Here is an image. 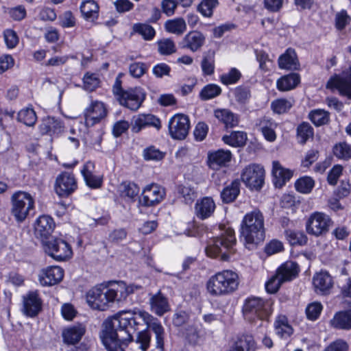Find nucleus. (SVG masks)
Listing matches in <instances>:
<instances>
[{
    "instance_id": "58836bf2",
    "label": "nucleus",
    "mask_w": 351,
    "mask_h": 351,
    "mask_svg": "<svg viewBox=\"0 0 351 351\" xmlns=\"http://www.w3.org/2000/svg\"><path fill=\"white\" fill-rule=\"evenodd\" d=\"M276 333L282 338H287L290 337L293 329L289 324L288 319L285 315H279L274 324Z\"/></svg>"
},
{
    "instance_id": "4be33fe9",
    "label": "nucleus",
    "mask_w": 351,
    "mask_h": 351,
    "mask_svg": "<svg viewBox=\"0 0 351 351\" xmlns=\"http://www.w3.org/2000/svg\"><path fill=\"white\" fill-rule=\"evenodd\" d=\"M256 126L267 141L274 142L276 141L277 136L275 130L278 127V123L274 120L263 117L257 120Z\"/></svg>"
},
{
    "instance_id": "49530a36",
    "label": "nucleus",
    "mask_w": 351,
    "mask_h": 351,
    "mask_svg": "<svg viewBox=\"0 0 351 351\" xmlns=\"http://www.w3.org/2000/svg\"><path fill=\"white\" fill-rule=\"evenodd\" d=\"M17 119L27 126H33L37 120L35 111L32 108L22 109L18 113Z\"/></svg>"
},
{
    "instance_id": "5fc2aeb1",
    "label": "nucleus",
    "mask_w": 351,
    "mask_h": 351,
    "mask_svg": "<svg viewBox=\"0 0 351 351\" xmlns=\"http://www.w3.org/2000/svg\"><path fill=\"white\" fill-rule=\"evenodd\" d=\"M218 4V0H202L198 5L197 10L203 16L210 17Z\"/></svg>"
},
{
    "instance_id": "c03bdc74",
    "label": "nucleus",
    "mask_w": 351,
    "mask_h": 351,
    "mask_svg": "<svg viewBox=\"0 0 351 351\" xmlns=\"http://www.w3.org/2000/svg\"><path fill=\"white\" fill-rule=\"evenodd\" d=\"M285 233L286 239L291 245L302 246L307 242V237L302 231L287 230Z\"/></svg>"
},
{
    "instance_id": "6ab92c4d",
    "label": "nucleus",
    "mask_w": 351,
    "mask_h": 351,
    "mask_svg": "<svg viewBox=\"0 0 351 351\" xmlns=\"http://www.w3.org/2000/svg\"><path fill=\"white\" fill-rule=\"evenodd\" d=\"M313 286L317 293L327 295L333 287V280L327 271L317 273L313 278Z\"/></svg>"
},
{
    "instance_id": "f704fd0d",
    "label": "nucleus",
    "mask_w": 351,
    "mask_h": 351,
    "mask_svg": "<svg viewBox=\"0 0 351 351\" xmlns=\"http://www.w3.org/2000/svg\"><path fill=\"white\" fill-rule=\"evenodd\" d=\"M215 117L224 124L226 128H233L239 124V117L228 109H217L214 111Z\"/></svg>"
},
{
    "instance_id": "1a4fd4ad",
    "label": "nucleus",
    "mask_w": 351,
    "mask_h": 351,
    "mask_svg": "<svg viewBox=\"0 0 351 351\" xmlns=\"http://www.w3.org/2000/svg\"><path fill=\"white\" fill-rule=\"evenodd\" d=\"M12 213L18 221H23L34 208V199L25 191H17L11 197Z\"/></svg>"
},
{
    "instance_id": "6e6d98bb",
    "label": "nucleus",
    "mask_w": 351,
    "mask_h": 351,
    "mask_svg": "<svg viewBox=\"0 0 351 351\" xmlns=\"http://www.w3.org/2000/svg\"><path fill=\"white\" fill-rule=\"evenodd\" d=\"M143 156L145 160L160 161L164 158L165 153L152 145L144 149Z\"/></svg>"
},
{
    "instance_id": "473e14b6",
    "label": "nucleus",
    "mask_w": 351,
    "mask_h": 351,
    "mask_svg": "<svg viewBox=\"0 0 351 351\" xmlns=\"http://www.w3.org/2000/svg\"><path fill=\"white\" fill-rule=\"evenodd\" d=\"M278 66L280 69L287 70H296L300 64L295 51L291 48L287 49L285 53L278 58Z\"/></svg>"
},
{
    "instance_id": "c9c22d12",
    "label": "nucleus",
    "mask_w": 351,
    "mask_h": 351,
    "mask_svg": "<svg viewBox=\"0 0 351 351\" xmlns=\"http://www.w3.org/2000/svg\"><path fill=\"white\" fill-rule=\"evenodd\" d=\"M300 82V75L298 73H292L279 78L276 82V86L280 91H289L295 88Z\"/></svg>"
},
{
    "instance_id": "aec40b11",
    "label": "nucleus",
    "mask_w": 351,
    "mask_h": 351,
    "mask_svg": "<svg viewBox=\"0 0 351 351\" xmlns=\"http://www.w3.org/2000/svg\"><path fill=\"white\" fill-rule=\"evenodd\" d=\"M326 87L328 88L337 89L341 95L351 99V69L345 77L335 76L330 78L328 82Z\"/></svg>"
},
{
    "instance_id": "f3484780",
    "label": "nucleus",
    "mask_w": 351,
    "mask_h": 351,
    "mask_svg": "<svg viewBox=\"0 0 351 351\" xmlns=\"http://www.w3.org/2000/svg\"><path fill=\"white\" fill-rule=\"evenodd\" d=\"M64 277V270L59 266H51L43 269L39 281L43 286H52L60 282Z\"/></svg>"
},
{
    "instance_id": "0e129e2a",
    "label": "nucleus",
    "mask_w": 351,
    "mask_h": 351,
    "mask_svg": "<svg viewBox=\"0 0 351 351\" xmlns=\"http://www.w3.org/2000/svg\"><path fill=\"white\" fill-rule=\"evenodd\" d=\"M151 341V336L149 332L146 330H143L138 332L136 343L139 344V348L141 351H147Z\"/></svg>"
},
{
    "instance_id": "f03ea898",
    "label": "nucleus",
    "mask_w": 351,
    "mask_h": 351,
    "mask_svg": "<svg viewBox=\"0 0 351 351\" xmlns=\"http://www.w3.org/2000/svg\"><path fill=\"white\" fill-rule=\"evenodd\" d=\"M141 286L127 285L123 281H111L101 283L90 289L86 295L88 305L95 310L106 311L114 302H123Z\"/></svg>"
},
{
    "instance_id": "09e8293b",
    "label": "nucleus",
    "mask_w": 351,
    "mask_h": 351,
    "mask_svg": "<svg viewBox=\"0 0 351 351\" xmlns=\"http://www.w3.org/2000/svg\"><path fill=\"white\" fill-rule=\"evenodd\" d=\"M122 197L134 200L139 193L138 186L133 182H123L120 186Z\"/></svg>"
},
{
    "instance_id": "5701e85b",
    "label": "nucleus",
    "mask_w": 351,
    "mask_h": 351,
    "mask_svg": "<svg viewBox=\"0 0 351 351\" xmlns=\"http://www.w3.org/2000/svg\"><path fill=\"white\" fill-rule=\"evenodd\" d=\"M95 163L91 161L86 162L81 170V173L84 177V180L90 188L99 189L103 183L101 176L94 174Z\"/></svg>"
},
{
    "instance_id": "cd10ccee",
    "label": "nucleus",
    "mask_w": 351,
    "mask_h": 351,
    "mask_svg": "<svg viewBox=\"0 0 351 351\" xmlns=\"http://www.w3.org/2000/svg\"><path fill=\"white\" fill-rule=\"evenodd\" d=\"M231 157L232 154L229 150L219 149L210 152L208 156L209 166L213 169H218L226 166L230 161Z\"/></svg>"
},
{
    "instance_id": "a211bd4d",
    "label": "nucleus",
    "mask_w": 351,
    "mask_h": 351,
    "mask_svg": "<svg viewBox=\"0 0 351 351\" xmlns=\"http://www.w3.org/2000/svg\"><path fill=\"white\" fill-rule=\"evenodd\" d=\"M328 216L321 213H315L308 219V233L319 236L326 232L330 223Z\"/></svg>"
},
{
    "instance_id": "de8ad7c7",
    "label": "nucleus",
    "mask_w": 351,
    "mask_h": 351,
    "mask_svg": "<svg viewBox=\"0 0 351 351\" xmlns=\"http://www.w3.org/2000/svg\"><path fill=\"white\" fill-rule=\"evenodd\" d=\"M308 119L315 126H321L329 121V113L322 109L314 110L308 114Z\"/></svg>"
},
{
    "instance_id": "ddd939ff",
    "label": "nucleus",
    "mask_w": 351,
    "mask_h": 351,
    "mask_svg": "<svg viewBox=\"0 0 351 351\" xmlns=\"http://www.w3.org/2000/svg\"><path fill=\"white\" fill-rule=\"evenodd\" d=\"M165 196V190L156 184L147 185L143 190L140 202L145 206H153L159 204Z\"/></svg>"
},
{
    "instance_id": "c85d7f7f",
    "label": "nucleus",
    "mask_w": 351,
    "mask_h": 351,
    "mask_svg": "<svg viewBox=\"0 0 351 351\" xmlns=\"http://www.w3.org/2000/svg\"><path fill=\"white\" fill-rule=\"evenodd\" d=\"M215 204L213 199L205 197L195 204V210L197 217L200 219H206L210 217L214 213Z\"/></svg>"
},
{
    "instance_id": "680f3d73",
    "label": "nucleus",
    "mask_w": 351,
    "mask_h": 351,
    "mask_svg": "<svg viewBox=\"0 0 351 351\" xmlns=\"http://www.w3.org/2000/svg\"><path fill=\"white\" fill-rule=\"evenodd\" d=\"M284 250V246L281 241L277 239H273L266 244L264 251L269 255H273Z\"/></svg>"
},
{
    "instance_id": "13d9d810",
    "label": "nucleus",
    "mask_w": 351,
    "mask_h": 351,
    "mask_svg": "<svg viewBox=\"0 0 351 351\" xmlns=\"http://www.w3.org/2000/svg\"><path fill=\"white\" fill-rule=\"evenodd\" d=\"M178 191L183 197L186 204H191L197 197V195L193 189L189 186H179Z\"/></svg>"
},
{
    "instance_id": "7c9ffc66",
    "label": "nucleus",
    "mask_w": 351,
    "mask_h": 351,
    "mask_svg": "<svg viewBox=\"0 0 351 351\" xmlns=\"http://www.w3.org/2000/svg\"><path fill=\"white\" fill-rule=\"evenodd\" d=\"M299 271V266L296 263L287 261L278 268L276 274L284 282H286L296 278Z\"/></svg>"
},
{
    "instance_id": "9b49d317",
    "label": "nucleus",
    "mask_w": 351,
    "mask_h": 351,
    "mask_svg": "<svg viewBox=\"0 0 351 351\" xmlns=\"http://www.w3.org/2000/svg\"><path fill=\"white\" fill-rule=\"evenodd\" d=\"M241 178L247 187L259 190L264 184L265 169L260 165L250 164L243 169Z\"/></svg>"
},
{
    "instance_id": "412c9836",
    "label": "nucleus",
    "mask_w": 351,
    "mask_h": 351,
    "mask_svg": "<svg viewBox=\"0 0 351 351\" xmlns=\"http://www.w3.org/2000/svg\"><path fill=\"white\" fill-rule=\"evenodd\" d=\"M148 126H152L158 130H160L161 128L160 119L151 114H141L134 119L132 130L138 133L143 128Z\"/></svg>"
},
{
    "instance_id": "a18cd8bd",
    "label": "nucleus",
    "mask_w": 351,
    "mask_h": 351,
    "mask_svg": "<svg viewBox=\"0 0 351 351\" xmlns=\"http://www.w3.org/2000/svg\"><path fill=\"white\" fill-rule=\"evenodd\" d=\"M201 67L204 75H210L215 70V52L208 51L204 53L201 62Z\"/></svg>"
},
{
    "instance_id": "39448f33",
    "label": "nucleus",
    "mask_w": 351,
    "mask_h": 351,
    "mask_svg": "<svg viewBox=\"0 0 351 351\" xmlns=\"http://www.w3.org/2000/svg\"><path fill=\"white\" fill-rule=\"evenodd\" d=\"M238 274L232 270H223L211 276L207 282L208 292L214 296L230 294L239 287Z\"/></svg>"
},
{
    "instance_id": "a878e982",
    "label": "nucleus",
    "mask_w": 351,
    "mask_h": 351,
    "mask_svg": "<svg viewBox=\"0 0 351 351\" xmlns=\"http://www.w3.org/2000/svg\"><path fill=\"white\" fill-rule=\"evenodd\" d=\"M64 125L62 122L52 117H47L42 120L39 125V130L41 134H58L63 131Z\"/></svg>"
},
{
    "instance_id": "72a5a7b5",
    "label": "nucleus",
    "mask_w": 351,
    "mask_h": 351,
    "mask_svg": "<svg viewBox=\"0 0 351 351\" xmlns=\"http://www.w3.org/2000/svg\"><path fill=\"white\" fill-rule=\"evenodd\" d=\"M184 47L195 52L199 50L205 42V37L199 32L192 31L189 32L184 38Z\"/></svg>"
},
{
    "instance_id": "423d86ee",
    "label": "nucleus",
    "mask_w": 351,
    "mask_h": 351,
    "mask_svg": "<svg viewBox=\"0 0 351 351\" xmlns=\"http://www.w3.org/2000/svg\"><path fill=\"white\" fill-rule=\"evenodd\" d=\"M273 302L259 297L252 296L245 299L243 306V313L246 320L255 322L266 320L272 313Z\"/></svg>"
},
{
    "instance_id": "20e7f679",
    "label": "nucleus",
    "mask_w": 351,
    "mask_h": 351,
    "mask_svg": "<svg viewBox=\"0 0 351 351\" xmlns=\"http://www.w3.org/2000/svg\"><path fill=\"white\" fill-rule=\"evenodd\" d=\"M236 244L234 231L231 228H226L219 237L211 239L206 247V254L211 258L220 257L223 261L230 259L235 252Z\"/></svg>"
},
{
    "instance_id": "79ce46f5",
    "label": "nucleus",
    "mask_w": 351,
    "mask_h": 351,
    "mask_svg": "<svg viewBox=\"0 0 351 351\" xmlns=\"http://www.w3.org/2000/svg\"><path fill=\"white\" fill-rule=\"evenodd\" d=\"M81 12L86 20L93 21L98 16L99 6L93 0H86L80 6Z\"/></svg>"
},
{
    "instance_id": "4468645a",
    "label": "nucleus",
    "mask_w": 351,
    "mask_h": 351,
    "mask_svg": "<svg viewBox=\"0 0 351 351\" xmlns=\"http://www.w3.org/2000/svg\"><path fill=\"white\" fill-rule=\"evenodd\" d=\"M107 114L104 104L100 101H94L84 111L85 124L92 127L100 122Z\"/></svg>"
},
{
    "instance_id": "e433bc0d",
    "label": "nucleus",
    "mask_w": 351,
    "mask_h": 351,
    "mask_svg": "<svg viewBox=\"0 0 351 351\" xmlns=\"http://www.w3.org/2000/svg\"><path fill=\"white\" fill-rule=\"evenodd\" d=\"M255 341L252 336L243 335L238 338L229 351H254Z\"/></svg>"
},
{
    "instance_id": "338daca9",
    "label": "nucleus",
    "mask_w": 351,
    "mask_h": 351,
    "mask_svg": "<svg viewBox=\"0 0 351 351\" xmlns=\"http://www.w3.org/2000/svg\"><path fill=\"white\" fill-rule=\"evenodd\" d=\"M152 71L156 77L161 78L164 76H169L171 67L165 63H159L153 67Z\"/></svg>"
},
{
    "instance_id": "4d7b16f0",
    "label": "nucleus",
    "mask_w": 351,
    "mask_h": 351,
    "mask_svg": "<svg viewBox=\"0 0 351 351\" xmlns=\"http://www.w3.org/2000/svg\"><path fill=\"white\" fill-rule=\"evenodd\" d=\"M221 93V89L219 86L210 84L202 88L200 92V97L203 100H208L219 95Z\"/></svg>"
},
{
    "instance_id": "4c0bfd02",
    "label": "nucleus",
    "mask_w": 351,
    "mask_h": 351,
    "mask_svg": "<svg viewBox=\"0 0 351 351\" xmlns=\"http://www.w3.org/2000/svg\"><path fill=\"white\" fill-rule=\"evenodd\" d=\"M240 193V182L234 180L230 184L223 189L221 193V197L224 203L234 202Z\"/></svg>"
},
{
    "instance_id": "7ed1b4c3",
    "label": "nucleus",
    "mask_w": 351,
    "mask_h": 351,
    "mask_svg": "<svg viewBox=\"0 0 351 351\" xmlns=\"http://www.w3.org/2000/svg\"><path fill=\"white\" fill-rule=\"evenodd\" d=\"M241 235L248 244H258L265 239V218L258 209L245 215L241 223Z\"/></svg>"
},
{
    "instance_id": "ea45409f",
    "label": "nucleus",
    "mask_w": 351,
    "mask_h": 351,
    "mask_svg": "<svg viewBox=\"0 0 351 351\" xmlns=\"http://www.w3.org/2000/svg\"><path fill=\"white\" fill-rule=\"evenodd\" d=\"M247 139V134L241 131L232 132L230 135H225L222 138L223 141L226 144L234 147L244 146Z\"/></svg>"
},
{
    "instance_id": "052dcab7",
    "label": "nucleus",
    "mask_w": 351,
    "mask_h": 351,
    "mask_svg": "<svg viewBox=\"0 0 351 351\" xmlns=\"http://www.w3.org/2000/svg\"><path fill=\"white\" fill-rule=\"evenodd\" d=\"M241 77V73L236 69L233 68L226 74L220 77L221 82L226 84H232L236 83Z\"/></svg>"
},
{
    "instance_id": "6e6552de",
    "label": "nucleus",
    "mask_w": 351,
    "mask_h": 351,
    "mask_svg": "<svg viewBox=\"0 0 351 351\" xmlns=\"http://www.w3.org/2000/svg\"><path fill=\"white\" fill-rule=\"evenodd\" d=\"M134 324L143 326L145 324L155 335L156 349L153 351L164 350L165 329L160 322L149 313L143 311H137V315L134 317Z\"/></svg>"
},
{
    "instance_id": "603ef678",
    "label": "nucleus",
    "mask_w": 351,
    "mask_h": 351,
    "mask_svg": "<svg viewBox=\"0 0 351 351\" xmlns=\"http://www.w3.org/2000/svg\"><path fill=\"white\" fill-rule=\"evenodd\" d=\"M133 31L141 35L145 40H152L156 34L154 29L149 25L136 23L133 25Z\"/></svg>"
},
{
    "instance_id": "b1692460",
    "label": "nucleus",
    "mask_w": 351,
    "mask_h": 351,
    "mask_svg": "<svg viewBox=\"0 0 351 351\" xmlns=\"http://www.w3.org/2000/svg\"><path fill=\"white\" fill-rule=\"evenodd\" d=\"M272 175L274 176V182L276 187H282L293 176V171L289 169L285 168L279 161L274 160L272 162Z\"/></svg>"
},
{
    "instance_id": "8fccbe9b",
    "label": "nucleus",
    "mask_w": 351,
    "mask_h": 351,
    "mask_svg": "<svg viewBox=\"0 0 351 351\" xmlns=\"http://www.w3.org/2000/svg\"><path fill=\"white\" fill-rule=\"evenodd\" d=\"M334 155L344 160L351 158V145L346 142L339 143L333 147Z\"/></svg>"
},
{
    "instance_id": "2f4dec72",
    "label": "nucleus",
    "mask_w": 351,
    "mask_h": 351,
    "mask_svg": "<svg viewBox=\"0 0 351 351\" xmlns=\"http://www.w3.org/2000/svg\"><path fill=\"white\" fill-rule=\"evenodd\" d=\"M330 325L337 329L348 330L351 329V309L336 313L330 321Z\"/></svg>"
},
{
    "instance_id": "dca6fc26",
    "label": "nucleus",
    "mask_w": 351,
    "mask_h": 351,
    "mask_svg": "<svg viewBox=\"0 0 351 351\" xmlns=\"http://www.w3.org/2000/svg\"><path fill=\"white\" fill-rule=\"evenodd\" d=\"M56 224L52 217L49 215L40 216L35 223L34 233L42 242L49 239V236L54 230Z\"/></svg>"
},
{
    "instance_id": "f257e3e1",
    "label": "nucleus",
    "mask_w": 351,
    "mask_h": 351,
    "mask_svg": "<svg viewBox=\"0 0 351 351\" xmlns=\"http://www.w3.org/2000/svg\"><path fill=\"white\" fill-rule=\"evenodd\" d=\"M136 315L137 311L121 313L113 321L104 322L100 337L107 351H125L132 333L141 326L134 324Z\"/></svg>"
},
{
    "instance_id": "bf43d9fd",
    "label": "nucleus",
    "mask_w": 351,
    "mask_h": 351,
    "mask_svg": "<svg viewBox=\"0 0 351 351\" xmlns=\"http://www.w3.org/2000/svg\"><path fill=\"white\" fill-rule=\"evenodd\" d=\"M284 283L280 277L276 273L266 283L265 289L268 293H275Z\"/></svg>"
},
{
    "instance_id": "bb28decb",
    "label": "nucleus",
    "mask_w": 351,
    "mask_h": 351,
    "mask_svg": "<svg viewBox=\"0 0 351 351\" xmlns=\"http://www.w3.org/2000/svg\"><path fill=\"white\" fill-rule=\"evenodd\" d=\"M85 332V326L78 324L64 329L62 332V337L66 344L74 345L81 340Z\"/></svg>"
},
{
    "instance_id": "e2e57ef3",
    "label": "nucleus",
    "mask_w": 351,
    "mask_h": 351,
    "mask_svg": "<svg viewBox=\"0 0 351 351\" xmlns=\"http://www.w3.org/2000/svg\"><path fill=\"white\" fill-rule=\"evenodd\" d=\"M350 21V16L346 10H341L335 15V26L339 30L343 29Z\"/></svg>"
},
{
    "instance_id": "a19ab883",
    "label": "nucleus",
    "mask_w": 351,
    "mask_h": 351,
    "mask_svg": "<svg viewBox=\"0 0 351 351\" xmlns=\"http://www.w3.org/2000/svg\"><path fill=\"white\" fill-rule=\"evenodd\" d=\"M165 30L176 35L182 34L186 29V24L182 18L167 20L164 25Z\"/></svg>"
},
{
    "instance_id": "c756f323",
    "label": "nucleus",
    "mask_w": 351,
    "mask_h": 351,
    "mask_svg": "<svg viewBox=\"0 0 351 351\" xmlns=\"http://www.w3.org/2000/svg\"><path fill=\"white\" fill-rule=\"evenodd\" d=\"M151 311L158 316L163 315L170 310L167 299L158 291L149 298Z\"/></svg>"
},
{
    "instance_id": "3c124183",
    "label": "nucleus",
    "mask_w": 351,
    "mask_h": 351,
    "mask_svg": "<svg viewBox=\"0 0 351 351\" xmlns=\"http://www.w3.org/2000/svg\"><path fill=\"white\" fill-rule=\"evenodd\" d=\"M160 54L169 56L176 51L175 43L170 38H162L157 42Z\"/></svg>"
},
{
    "instance_id": "864d4df0",
    "label": "nucleus",
    "mask_w": 351,
    "mask_h": 351,
    "mask_svg": "<svg viewBox=\"0 0 351 351\" xmlns=\"http://www.w3.org/2000/svg\"><path fill=\"white\" fill-rule=\"evenodd\" d=\"M100 80L95 73H86L83 77V87L87 91H93L99 87Z\"/></svg>"
},
{
    "instance_id": "f8f14e48",
    "label": "nucleus",
    "mask_w": 351,
    "mask_h": 351,
    "mask_svg": "<svg viewBox=\"0 0 351 351\" xmlns=\"http://www.w3.org/2000/svg\"><path fill=\"white\" fill-rule=\"evenodd\" d=\"M189 127V117L182 114H176L169 121L170 135L175 139H184L188 134Z\"/></svg>"
},
{
    "instance_id": "69168bd1",
    "label": "nucleus",
    "mask_w": 351,
    "mask_h": 351,
    "mask_svg": "<svg viewBox=\"0 0 351 351\" xmlns=\"http://www.w3.org/2000/svg\"><path fill=\"white\" fill-rule=\"evenodd\" d=\"M4 40L7 47L10 49L14 48L19 43L16 33L12 29H6L4 32Z\"/></svg>"
},
{
    "instance_id": "2eb2a0df",
    "label": "nucleus",
    "mask_w": 351,
    "mask_h": 351,
    "mask_svg": "<svg viewBox=\"0 0 351 351\" xmlns=\"http://www.w3.org/2000/svg\"><path fill=\"white\" fill-rule=\"evenodd\" d=\"M77 188V182L73 174L63 172L56 178L55 190L59 196H68Z\"/></svg>"
},
{
    "instance_id": "37998d69",
    "label": "nucleus",
    "mask_w": 351,
    "mask_h": 351,
    "mask_svg": "<svg viewBox=\"0 0 351 351\" xmlns=\"http://www.w3.org/2000/svg\"><path fill=\"white\" fill-rule=\"evenodd\" d=\"M293 104L294 100L291 98H280L271 103V108L274 113L281 114L287 112L293 107Z\"/></svg>"
},
{
    "instance_id": "393cba45",
    "label": "nucleus",
    "mask_w": 351,
    "mask_h": 351,
    "mask_svg": "<svg viewBox=\"0 0 351 351\" xmlns=\"http://www.w3.org/2000/svg\"><path fill=\"white\" fill-rule=\"evenodd\" d=\"M41 309V301L36 293L30 292L23 298L24 314L29 317H35Z\"/></svg>"
},
{
    "instance_id": "0eeeda50",
    "label": "nucleus",
    "mask_w": 351,
    "mask_h": 351,
    "mask_svg": "<svg viewBox=\"0 0 351 351\" xmlns=\"http://www.w3.org/2000/svg\"><path fill=\"white\" fill-rule=\"evenodd\" d=\"M121 74L117 77L113 85L112 91L120 104L130 109L136 110L141 106L145 98V94L141 88L135 87L123 90L121 87Z\"/></svg>"
},
{
    "instance_id": "774afa93",
    "label": "nucleus",
    "mask_w": 351,
    "mask_h": 351,
    "mask_svg": "<svg viewBox=\"0 0 351 351\" xmlns=\"http://www.w3.org/2000/svg\"><path fill=\"white\" fill-rule=\"evenodd\" d=\"M348 343L342 339H337L331 343L324 351H348Z\"/></svg>"
},
{
    "instance_id": "9d476101",
    "label": "nucleus",
    "mask_w": 351,
    "mask_h": 351,
    "mask_svg": "<svg viewBox=\"0 0 351 351\" xmlns=\"http://www.w3.org/2000/svg\"><path fill=\"white\" fill-rule=\"evenodd\" d=\"M42 244L45 252L57 261H66L73 254L71 247L62 239L49 238Z\"/></svg>"
}]
</instances>
